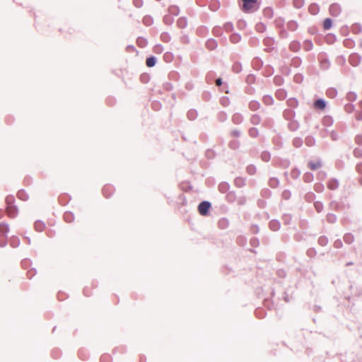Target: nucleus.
Masks as SVG:
<instances>
[{"label":"nucleus","mask_w":362,"mask_h":362,"mask_svg":"<svg viewBox=\"0 0 362 362\" xmlns=\"http://www.w3.org/2000/svg\"><path fill=\"white\" fill-rule=\"evenodd\" d=\"M319 243L322 245H325L327 243V239L325 238H320L319 239Z\"/></svg>","instance_id":"42"},{"label":"nucleus","mask_w":362,"mask_h":362,"mask_svg":"<svg viewBox=\"0 0 362 362\" xmlns=\"http://www.w3.org/2000/svg\"><path fill=\"white\" fill-rule=\"evenodd\" d=\"M17 197L22 201H27L29 198L28 193L23 189L19 190L18 192Z\"/></svg>","instance_id":"8"},{"label":"nucleus","mask_w":362,"mask_h":362,"mask_svg":"<svg viewBox=\"0 0 362 362\" xmlns=\"http://www.w3.org/2000/svg\"><path fill=\"white\" fill-rule=\"evenodd\" d=\"M221 83H222V81H221V78H218V79L216 81V84L217 86H221Z\"/></svg>","instance_id":"47"},{"label":"nucleus","mask_w":362,"mask_h":362,"mask_svg":"<svg viewBox=\"0 0 362 362\" xmlns=\"http://www.w3.org/2000/svg\"><path fill=\"white\" fill-rule=\"evenodd\" d=\"M345 43H346V44H348V43L351 44V43H352V42H351L350 40H346V41H345Z\"/></svg>","instance_id":"55"},{"label":"nucleus","mask_w":362,"mask_h":362,"mask_svg":"<svg viewBox=\"0 0 362 362\" xmlns=\"http://www.w3.org/2000/svg\"><path fill=\"white\" fill-rule=\"evenodd\" d=\"M356 119L357 120H362V111L361 112H358L356 115Z\"/></svg>","instance_id":"43"},{"label":"nucleus","mask_w":362,"mask_h":362,"mask_svg":"<svg viewBox=\"0 0 362 362\" xmlns=\"http://www.w3.org/2000/svg\"><path fill=\"white\" fill-rule=\"evenodd\" d=\"M177 24L179 28H184L187 25V19L185 18H184V17L180 18L177 20Z\"/></svg>","instance_id":"15"},{"label":"nucleus","mask_w":362,"mask_h":362,"mask_svg":"<svg viewBox=\"0 0 362 362\" xmlns=\"http://www.w3.org/2000/svg\"><path fill=\"white\" fill-rule=\"evenodd\" d=\"M344 109L346 112L351 113L353 112L354 107L352 104H347L345 105Z\"/></svg>","instance_id":"31"},{"label":"nucleus","mask_w":362,"mask_h":362,"mask_svg":"<svg viewBox=\"0 0 362 362\" xmlns=\"http://www.w3.org/2000/svg\"><path fill=\"white\" fill-rule=\"evenodd\" d=\"M103 193L106 198H108L113 193V189L111 186H105L103 189Z\"/></svg>","instance_id":"9"},{"label":"nucleus","mask_w":362,"mask_h":362,"mask_svg":"<svg viewBox=\"0 0 362 362\" xmlns=\"http://www.w3.org/2000/svg\"><path fill=\"white\" fill-rule=\"evenodd\" d=\"M313 47V43L310 40L305 41L304 42V48L305 50H310Z\"/></svg>","instance_id":"27"},{"label":"nucleus","mask_w":362,"mask_h":362,"mask_svg":"<svg viewBox=\"0 0 362 362\" xmlns=\"http://www.w3.org/2000/svg\"><path fill=\"white\" fill-rule=\"evenodd\" d=\"M161 37H162V39H163V40H165V35H161Z\"/></svg>","instance_id":"60"},{"label":"nucleus","mask_w":362,"mask_h":362,"mask_svg":"<svg viewBox=\"0 0 362 362\" xmlns=\"http://www.w3.org/2000/svg\"><path fill=\"white\" fill-rule=\"evenodd\" d=\"M321 162L320 160L310 161L308 163V167L313 170L319 169L321 167Z\"/></svg>","instance_id":"7"},{"label":"nucleus","mask_w":362,"mask_h":362,"mask_svg":"<svg viewBox=\"0 0 362 362\" xmlns=\"http://www.w3.org/2000/svg\"><path fill=\"white\" fill-rule=\"evenodd\" d=\"M308 11L312 15H316L319 12L320 8L317 4H312L309 6Z\"/></svg>","instance_id":"11"},{"label":"nucleus","mask_w":362,"mask_h":362,"mask_svg":"<svg viewBox=\"0 0 362 362\" xmlns=\"http://www.w3.org/2000/svg\"><path fill=\"white\" fill-rule=\"evenodd\" d=\"M247 171L249 174L253 175L255 173V167L253 165H250L247 167Z\"/></svg>","instance_id":"34"},{"label":"nucleus","mask_w":362,"mask_h":362,"mask_svg":"<svg viewBox=\"0 0 362 362\" xmlns=\"http://www.w3.org/2000/svg\"><path fill=\"white\" fill-rule=\"evenodd\" d=\"M348 238H349V236H348V235H347V236H346V237H345V240H346V241H348Z\"/></svg>","instance_id":"59"},{"label":"nucleus","mask_w":362,"mask_h":362,"mask_svg":"<svg viewBox=\"0 0 362 362\" xmlns=\"http://www.w3.org/2000/svg\"><path fill=\"white\" fill-rule=\"evenodd\" d=\"M360 182L362 185V178L361 179Z\"/></svg>","instance_id":"64"},{"label":"nucleus","mask_w":362,"mask_h":362,"mask_svg":"<svg viewBox=\"0 0 362 362\" xmlns=\"http://www.w3.org/2000/svg\"><path fill=\"white\" fill-rule=\"evenodd\" d=\"M233 134L234 136H238L240 135V133H239L238 132H236V131H235V132H233Z\"/></svg>","instance_id":"51"},{"label":"nucleus","mask_w":362,"mask_h":362,"mask_svg":"<svg viewBox=\"0 0 362 362\" xmlns=\"http://www.w3.org/2000/svg\"><path fill=\"white\" fill-rule=\"evenodd\" d=\"M100 361L101 362H110V356L108 355H103L100 358Z\"/></svg>","instance_id":"35"},{"label":"nucleus","mask_w":362,"mask_h":362,"mask_svg":"<svg viewBox=\"0 0 362 362\" xmlns=\"http://www.w3.org/2000/svg\"><path fill=\"white\" fill-rule=\"evenodd\" d=\"M315 209L316 210L318 211V212H320L322 209V204L321 203H315Z\"/></svg>","instance_id":"37"},{"label":"nucleus","mask_w":362,"mask_h":362,"mask_svg":"<svg viewBox=\"0 0 362 362\" xmlns=\"http://www.w3.org/2000/svg\"><path fill=\"white\" fill-rule=\"evenodd\" d=\"M238 182H243V180L240 178H238L235 180V184L238 185Z\"/></svg>","instance_id":"53"},{"label":"nucleus","mask_w":362,"mask_h":362,"mask_svg":"<svg viewBox=\"0 0 362 362\" xmlns=\"http://www.w3.org/2000/svg\"><path fill=\"white\" fill-rule=\"evenodd\" d=\"M238 65L233 66V69H235L237 72L238 71Z\"/></svg>","instance_id":"54"},{"label":"nucleus","mask_w":362,"mask_h":362,"mask_svg":"<svg viewBox=\"0 0 362 362\" xmlns=\"http://www.w3.org/2000/svg\"><path fill=\"white\" fill-rule=\"evenodd\" d=\"M337 95V90L335 89H329L327 91V95L330 98H334Z\"/></svg>","instance_id":"29"},{"label":"nucleus","mask_w":362,"mask_h":362,"mask_svg":"<svg viewBox=\"0 0 362 362\" xmlns=\"http://www.w3.org/2000/svg\"><path fill=\"white\" fill-rule=\"evenodd\" d=\"M338 182L337 180H334V179H332V180H330L328 181L327 182V187L329 189H335L336 188H337L338 187Z\"/></svg>","instance_id":"14"},{"label":"nucleus","mask_w":362,"mask_h":362,"mask_svg":"<svg viewBox=\"0 0 362 362\" xmlns=\"http://www.w3.org/2000/svg\"><path fill=\"white\" fill-rule=\"evenodd\" d=\"M257 119V117H253L252 119H255V122H257V119Z\"/></svg>","instance_id":"61"},{"label":"nucleus","mask_w":362,"mask_h":362,"mask_svg":"<svg viewBox=\"0 0 362 362\" xmlns=\"http://www.w3.org/2000/svg\"><path fill=\"white\" fill-rule=\"evenodd\" d=\"M285 21L284 18L279 17L275 20V25L276 27L282 28L284 26Z\"/></svg>","instance_id":"20"},{"label":"nucleus","mask_w":362,"mask_h":362,"mask_svg":"<svg viewBox=\"0 0 362 362\" xmlns=\"http://www.w3.org/2000/svg\"><path fill=\"white\" fill-rule=\"evenodd\" d=\"M357 170L359 171V172H361L362 171V164H360L357 166Z\"/></svg>","instance_id":"48"},{"label":"nucleus","mask_w":362,"mask_h":362,"mask_svg":"<svg viewBox=\"0 0 362 362\" xmlns=\"http://www.w3.org/2000/svg\"><path fill=\"white\" fill-rule=\"evenodd\" d=\"M9 230L8 225L5 223H0V246H4L6 242V237Z\"/></svg>","instance_id":"2"},{"label":"nucleus","mask_w":362,"mask_h":362,"mask_svg":"<svg viewBox=\"0 0 362 362\" xmlns=\"http://www.w3.org/2000/svg\"><path fill=\"white\" fill-rule=\"evenodd\" d=\"M206 46L210 49H213L216 47V42L214 40H209L206 42Z\"/></svg>","instance_id":"24"},{"label":"nucleus","mask_w":362,"mask_h":362,"mask_svg":"<svg viewBox=\"0 0 362 362\" xmlns=\"http://www.w3.org/2000/svg\"><path fill=\"white\" fill-rule=\"evenodd\" d=\"M156 62V59L154 57H150L146 59V64L148 67H153Z\"/></svg>","instance_id":"16"},{"label":"nucleus","mask_w":362,"mask_h":362,"mask_svg":"<svg viewBox=\"0 0 362 362\" xmlns=\"http://www.w3.org/2000/svg\"><path fill=\"white\" fill-rule=\"evenodd\" d=\"M134 3H135V4H136L137 6H139L140 0H135V1H134Z\"/></svg>","instance_id":"52"},{"label":"nucleus","mask_w":362,"mask_h":362,"mask_svg":"<svg viewBox=\"0 0 362 362\" xmlns=\"http://www.w3.org/2000/svg\"><path fill=\"white\" fill-rule=\"evenodd\" d=\"M282 196L284 199H288L291 196V193L289 191H284L282 194Z\"/></svg>","instance_id":"40"},{"label":"nucleus","mask_w":362,"mask_h":362,"mask_svg":"<svg viewBox=\"0 0 362 362\" xmlns=\"http://www.w3.org/2000/svg\"><path fill=\"white\" fill-rule=\"evenodd\" d=\"M34 227L37 231L42 232L45 228V224L41 221H37L35 223Z\"/></svg>","instance_id":"12"},{"label":"nucleus","mask_w":362,"mask_h":362,"mask_svg":"<svg viewBox=\"0 0 362 362\" xmlns=\"http://www.w3.org/2000/svg\"><path fill=\"white\" fill-rule=\"evenodd\" d=\"M329 37H330V38H334V36H333V35H328V36H327V38H329Z\"/></svg>","instance_id":"56"},{"label":"nucleus","mask_w":362,"mask_h":362,"mask_svg":"<svg viewBox=\"0 0 362 362\" xmlns=\"http://www.w3.org/2000/svg\"><path fill=\"white\" fill-rule=\"evenodd\" d=\"M249 134L252 137H256L258 135V130L256 128H251L249 130Z\"/></svg>","instance_id":"28"},{"label":"nucleus","mask_w":362,"mask_h":362,"mask_svg":"<svg viewBox=\"0 0 362 362\" xmlns=\"http://www.w3.org/2000/svg\"><path fill=\"white\" fill-rule=\"evenodd\" d=\"M147 45V40L145 38L139 37L137 40V45L140 47H144Z\"/></svg>","instance_id":"23"},{"label":"nucleus","mask_w":362,"mask_h":362,"mask_svg":"<svg viewBox=\"0 0 362 362\" xmlns=\"http://www.w3.org/2000/svg\"><path fill=\"white\" fill-rule=\"evenodd\" d=\"M354 156L358 158L362 157V150L360 148H356L354 151Z\"/></svg>","instance_id":"33"},{"label":"nucleus","mask_w":362,"mask_h":362,"mask_svg":"<svg viewBox=\"0 0 362 362\" xmlns=\"http://www.w3.org/2000/svg\"><path fill=\"white\" fill-rule=\"evenodd\" d=\"M228 185L226 183L221 184L218 187L220 192L224 193L228 189Z\"/></svg>","instance_id":"25"},{"label":"nucleus","mask_w":362,"mask_h":362,"mask_svg":"<svg viewBox=\"0 0 362 362\" xmlns=\"http://www.w3.org/2000/svg\"><path fill=\"white\" fill-rule=\"evenodd\" d=\"M211 207V204L209 202H202L199 204L198 211L202 216H206Z\"/></svg>","instance_id":"3"},{"label":"nucleus","mask_w":362,"mask_h":362,"mask_svg":"<svg viewBox=\"0 0 362 362\" xmlns=\"http://www.w3.org/2000/svg\"><path fill=\"white\" fill-rule=\"evenodd\" d=\"M290 49L293 52H297L300 49V44L298 42H292L290 45Z\"/></svg>","instance_id":"21"},{"label":"nucleus","mask_w":362,"mask_h":362,"mask_svg":"<svg viewBox=\"0 0 362 362\" xmlns=\"http://www.w3.org/2000/svg\"><path fill=\"white\" fill-rule=\"evenodd\" d=\"M341 13V7L337 4H333L329 7V13L332 16H337Z\"/></svg>","instance_id":"6"},{"label":"nucleus","mask_w":362,"mask_h":362,"mask_svg":"<svg viewBox=\"0 0 362 362\" xmlns=\"http://www.w3.org/2000/svg\"><path fill=\"white\" fill-rule=\"evenodd\" d=\"M312 177H313V176H312V175H311V174H310V175H306L305 176V181H309V180L312 178Z\"/></svg>","instance_id":"46"},{"label":"nucleus","mask_w":362,"mask_h":362,"mask_svg":"<svg viewBox=\"0 0 362 362\" xmlns=\"http://www.w3.org/2000/svg\"><path fill=\"white\" fill-rule=\"evenodd\" d=\"M304 1L303 0H293V5L296 8H300L303 6Z\"/></svg>","instance_id":"30"},{"label":"nucleus","mask_w":362,"mask_h":362,"mask_svg":"<svg viewBox=\"0 0 362 362\" xmlns=\"http://www.w3.org/2000/svg\"><path fill=\"white\" fill-rule=\"evenodd\" d=\"M361 57L356 53H353L349 56V62L353 66H357L361 63Z\"/></svg>","instance_id":"4"},{"label":"nucleus","mask_w":362,"mask_h":362,"mask_svg":"<svg viewBox=\"0 0 362 362\" xmlns=\"http://www.w3.org/2000/svg\"><path fill=\"white\" fill-rule=\"evenodd\" d=\"M356 142L359 145H362V135L356 136Z\"/></svg>","instance_id":"38"},{"label":"nucleus","mask_w":362,"mask_h":362,"mask_svg":"<svg viewBox=\"0 0 362 362\" xmlns=\"http://www.w3.org/2000/svg\"><path fill=\"white\" fill-rule=\"evenodd\" d=\"M64 220L66 222H71L72 219V214L70 212H66L64 215Z\"/></svg>","instance_id":"32"},{"label":"nucleus","mask_w":362,"mask_h":362,"mask_svg":"<svg viewBox=\"0 0 362 362\" xmlns=\"http://www.w3.org/2000/svg\"><path fill=\"white\" fill-rule=\"evenodd\" d=\"M33 272L32 270L28 271V276L29 278H31V276L33 274Z\"/></svg>","instance_id":"49"},{"label":"nucleus","mask_w":362,"mask_h":362,"mask_svg":"<svg viewBox=\"0 0 362 362\" xmlns=\"http://www.w3.org/2000/svg\"><path fill=\"white\" fill-rule=\"evenodd\" d=\"M6 211L7 215L11 218H15L18 214V209L15 205L6 206Z\"/></svg>","instance_id":"5"},{"label":"nucleus","mask_w":362,"mask_h":362,"mask_svg":"<svg viewBox=\"0 0 362 362\" xmlns=\"http://www.w3.org/2000/svg\"><path fill=\"white\" fill-rule=\"evenodd\" d=\"M347 97H348V98H349V100H356V94H355V93H349L348 94Z\"/></svg>","instance_id":"39"},{"label":"nucleus","mask_w":362,"mask_h":362,"mask_svg":"<svg viewBox=\"0 0 362 362\" xmlns=\"http://www.w3.org/2000/svg\"><path fill=\"white\" fill-rule=\"evenodd\" d=\"M163 50V48L160 45H156L155 47H154V52H156V53H160Z\"/></svg>","instance_id":"41"},{"label":"nucleus","mask_w":362,"mask_h":362,"mask_svg":"<svg viewBox=\"0 0 362 362\" xmlns=\"http://www.w3.org/2000/svg\"><path fill=\"white\" fill-rule=\"evenodd\" d=\"M328 218H329V220L330 221H332L334 219H335V217H334V216H332H332H329L328 217Z\"/></svg>","instance_id":"50"},{"label":"nucleus","mask_w":362,"mask_h":362,"mask_svg":"<svg viewBox=\"0 0 362 362\" xmlns=\"http://www.w3.org/2000/svg\"><path fill=\"white\" fill-rule=\"evenodd\" d=\"M306 142L309 144H311V141H310V139H307Z\"/></svg>","instance_id":"57"},{"label":"nucleus","mask_w":362,"mask_h":362,"mask_svg":"<svg viewBox=\"0 0 362 362\" xmlns=\"http://www.w3.org/2000/svg\"><path fill=\"white\" fill-rule=\"evenodd\" d=\"M257 119V117H253L252 119H255V122H257V119Z\"/></svg>","instance_id":"62"},{"label":"nucleus","mask_w":362,"mask_h":362,"mask_svg":"<svg viewBox=\"0 0 362 362\" xmlns=\"http://www.w3.org/2000/svg\"><path fill=\"white\" fill-rule=\"evenodd\" d=\"M267 157H268V156H267H267H264V159L265 160H268V158H267Z\"/></svg>","instance_id":"58"},{"label":"nucleus","mask_w":362,"mask_h":362,"mask_svg":"<svg viewBox=\"0 0 362 362\" xmlns=\"http://www.w3.org/2000/svg\"><path fill=\"white\" fill-rule=\"evenodd\" d=\"M228 225H229L228 220L225 218L220 219L218 221V226H219V228H221L222 229L227 228L228 226Z\"/></svg>","instance_id":"17"},{"label":"nucleus","mask_w":362,"mask_h":362,"mask_svg":"<svg viewBox=\"0 0 362 362\" xmlns=\"http://www.w3.org/2000/svg\"><path fill=\"white\" fill-rule=\"evenodd\" d=\"M264 13L268 14L269 15V16H271L272 15V10L271 8H267L264 11Z\"/></svg>","instance_id":"44"},{"label":"nucleus","mask_w":362,"mask_h":362,"mask_svg":"<svg viewBox=\"0 0 362 362\" xmlns=\"http://www.w3.org/2000/svg\"><path fill=\"white\" fill-rule=\"evenodd\" d=\"M191 115H192V112H189V113H188V116H189V117H190V116H191Z\"/></svg>","instance_id":"63"},{"label":"nucleus","mask_w":362,"mask_h":362,"mask_svg":"<svg viewBox=\"0 0 362 362\" xmlns=\"http://www.w3.org/2000/svg\"><path fill=\"white\" fill-rule=\"evenodd\" d=\"M298 23L296 21H291L289 22H288L287 23V28L290 30V31H295L297 30L298 28Z\"/></svg>","instance_id":"13"},{"label":"nucleus","mask_w":362,"mask_h":362,"mask_svg":"<svg viewBox=\"0 0 362 362\" xmlns=\"http://www.w3.org/2000/svg\"><path fill=\"white\" fill-rule=\"evenodd\" d=\"M269 227L272 230H277L280 228V224L278 221H272L269 223Z\"/></svg>","instance_id":"19"},{"label":"nucleus","mask_w":362,"mask_h":362,"mask_svg":"<svg viewBox=\"0 0 362 362\" xmlns=\"http://www.w3.org/2000/svg\"><path fill=\"white\" fill-rule=\"evenodd\" d=\"M332 25V21L330 18H326L323 22V28L325 30H329Z\"/></svg>","instance_id":"18"},{"label":"nucleus","mask_w":362,"mask_h":362,"mask_svg":"<svg viewBox=\"0 0 362 362\" xmlns=\"http://www.w3.org/2000/svg\"><path fill=\"white\" fill-rule=\"evenodd\" d=\"M243 10L245 12L249 13L252 12L257 9V1L256 0H242Z\"/></svg>","instance_id":"1"},{"label":"nucleus","mask_w":362,"mask_h":362,"mask_svg":"<svg viewBox=\"0 0 362 362\" xmlns=\"http://www.w3.org/2000/svg\"><path fill=\"white\" fill-rule=\"evenodd\" d=\"M14 197L13 196H8L6 198V205L8 206V205H14L13 203H14Z\"/></svg>","instance_id":"26"},{"label":"nucleus","mask_w":362,"mask_h":362,"mask_svg":"<svg viewBox=\"0 0 362 362\" xmlns=\"http://www.w3.org/2000/svg\"><path fill=\"white\" fill-rule=\"evenodd\" d=\"M326 103L322 99H318L314 103V107L317 109L323 110L325 108Z\"/></svg>","instance_id":"10"},{"label":"nucleus","mask_w":362,"mask_h":362,"mask_svg":"<svg viewBox=\"0 0 362 362\" xmlns=\"http://www.w3.org/2000/svg\"><path fill=\"white\" fill-rule=\"evenodd\" d=\"M240 36L238 34L234 33L230 35V41L233 43H237L240 40Z\"/></svg>","instance_id":"22"},{"label":"nucleus","mask_w":362,"mask_h":362,"mask_svg":"<svg viewBox=\"0 0 362 362\" xmlns=\"http://www.w3.org/2000/svg\"><path fill=\"white\" fill-rule=\"evenodd\" d=\"M277 183H278V180L276 179H272L270 180V185H276Z\"/></svg>","instance_id":"45"},{"label":"nucleus","mask_w":362,"mask_h":362,"mask_svg":"<svg viewBox=\"0 0 362 362\" xmlns=\"http://www.w3.org/2000/svg\"><path fill=\"white\" fill-rule=\"evenodd\" d=\"M170 12L174 15H177L178 8L176 6H172L170 8Z\"/></svg>","instance_id":"36"}]
</instances>
